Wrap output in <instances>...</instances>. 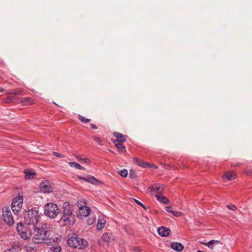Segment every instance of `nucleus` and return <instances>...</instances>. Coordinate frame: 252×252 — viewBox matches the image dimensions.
I'll list each match as a JSON object with an SVG mask.
<instances>
[{"mask_svg":"<svg viewBox=\"0 0 252 252\" xmlns=\"http://www.w3.org/2000/svg\"><path fill=\"white\" fill-rule=\"evenodd\" d=\"M122 142H114L115 145L119 151L121 152H124L126 151V147L121 144Z\"/></svg>","mask_w":252,"mask_h":252,"instance_id":"obj_24","label":"nucleus"},{"mask_svg":"<svg viewBox=\"0 0 252 252\" xmlns=\"http://www.w3.org/2000/svg\"><path fill=\"white\" fill-rule=\"evenodd\" d=\"M134 200L135 202L137 205L142 207L144 210H146L147 209L146 206L145 205H144L142 202H141L140 201H138V200H137L136 199H134Z\"/></svg>","mask_w":252,"mask_h":252,"instance_id":"obj_32","label":"nucleus"},{"mask_svg":"<svg viewBox=\"0 0 252 252\" xmlns=\"http://www.w3.org/2000/svg\"><path fill=\"white\" fill-rule=\"evenodd\" d=\"M63 212L61 220L64 223V225H70L73 222L74 218L73 209L68 202L63 203Z\"/></svg>","mask_w":252,"mask_h":252,"instance_id":"obj_3","label":"nucleus"},{"mask_svg":"<svg viewBox=\"0 0 252 252\" xmlns=\"http://www.w3.org/2000/svg\"><path fill=\"white\" fill-rule=\"evenodd\" d=\"M236 178V174L234 172H227L223 176V180L224 181L226 182L229 180H232Z\"/></svg>","mask_w":252,"mask_h":252,"instance_id":"obj_18","label":"nucleus"},{"mask_svg":"<svg viewBox=\"0 0 252 252\" xmlns=\"http://www.w3.org/2000/svg\"><path fill=\"white\" fill-rule=\"evenodd\" d=\"M78 117H79V120H80L81 122H82V123H84V124L88 123L90 122V121H91V120H90V119H87V118H85V117H84V116H82L80 115H79Z\"/></svg>","mask_w":252,"mask_h":252,"instance_id":"obj_30","label":"nucleus"},{"mask_svg":"<svg viewBox=\"0 0 252 252\" xmlns=\"http://www.w3.org/2000/svg\"><path fill=\"white\" fill-rule=\"evenodd\" d=\"M227 207L229 210H232V211H235V209H236V206L235 205H227Z\"/></svg>","mask_w":252,"mask_h":252,"instance_id":"obj_35","label":"nucleus"},{"mask_svg":"<svg viewBox=\"0 0 252 252\" xmlns=\"http://www.w3.org/2000/svg\"><path fill=\"white\" fill-rule=\"evenodd\" d=\"M62 250V248L60 245H55L52 246L48 252H60Z\"/></svg>","mask_w":252,"mask_h":252,"instance_id":"obj_25","label":"nucleus"},{"mask_svg":"<svg viewBox=\"0 0 252 252\" xmlns=\"http://www.w3.org/2000/svg\"><path fill=\"white\" fill-rule=\"evenodd\" d=\"M76 158H77V159L78 160H82V159L83 158H81V157H80V156H78L77 157H76Z\"/></svg>","mask_w":252,"mask_h":252,"instance_id":"obj_39","label":"nucleus"},{"mask_svg":"<svg viewBox=\"0 0 252 252\" xmlns=\"http://www.w3.org/2000/svg\"><path fill=\"white\" fill-rule=\"evenodd\" d=\"M134 161L138 164L140 166L142 167H146L148 166H149V164L147 162H143L141 159L138 158H134Z\"/></svg>","mask_w":252,"mask_h":252,"instance_id":"obj_23","label":"nucleus"},{"mask_svg":"<svg viewBox=\"0 0 252 252\" xmlns=\"http://www.w3.org/2000/svg\"><path fill=\"white\" fill-rule=\"evenodd\" d=\"M68 164L71 167H74L76 169H79V170H82L83 169V167L81 166L78 163L76 162H69Z\"/></svg>","mask_w":252,"mask_h":252,"instance_id":"obj_26","label":"nucleus"},{"mask_svg":"<svg viewBox=\"0 0 252 252\" xmlns=\"http://www.w3.org/2000/svg\"><path fill=\"white\" fill-rule=\"evenodd\" d=\"M82 161L85 162V163H86L87 164H90V161L89 160V159L87 158H83L82 159Z\"/></svg>","mask_w":252,"mask_h":252,"instance_id":"obj_37","label":"nucleus"},{"mask_svg":"<svg viewBox=\"0 0 252 252\" xmlns=\"http://www.w3.org/2000/svg\"><path fill=\"white\" fill-rule=\"evenodd\" d=\"M23 201V198L22 196H18L13 198L11 206L16 207H22V203Z\"/></svg>","mask_w":252,"mask_h":252,"instance_id":"obj_14","label":"nucleus"},{"mask_svg":"<svg viewBox=\"0 0 252 252\" xmlns=\"http://www.w3.org/2000/svg\"><path fill=\"white\" fill-rule=\"evenodd\" d=\"M219 243V241L218 240H212L210 241L209 242L206 243L204 244L205 245L207 246L209 248L213 249V247L212 246V245L218 244Z\"/></svg>","mask_w":252,"mask_h":252,"instance_id":"obj_28","label":"nucleus"},{"mask_svg":"<svg viewBox=\"0 0 252 252\" xmlns=\"http://www.w3.org/2000/svg\"><path fill=\"white\" fill-rule=\"evenodd\" d=\"M17 230L19 236L25 240L28 239L31 237L30 231L24 227L22 223L19 222L17 224Z\"/></svg>","mask_w":252,"mask_h":252,"instance_id":"obj_10","label":"nucleus"},{"mask_svg":"<svg viewBox=\"0 0 252 252\" xmlns=\"http://www.w3.org/2000/svg\"><path fill=\"white\" fill-rule=\"evenodd\" d=\"M106 222V221L104 219L102 218H100V217H99L96 224V229L98 230H100L102 229L104 227Z\"/></svg>","mask_w":252,"mask_h":252,"instance_id":"obj_19","label":"nucleus"},{"mask_svg":"<svg viewBox=\"0 0 252 252\" xmlns=\"http://www.w3.org/2000/svg\"><path fill=\"white\" fill-rule=\"evenodd\" d=\"M59 213L60 211L57 204L48 203L44 205V214L48 217L54 219L59 215Z\"/></svg>","mask_w":252,"mask_h":252,"instance_id":"obj_5","label":"nucleus"},{"mask_svg":"<svg viewBox=\"0 0 252 252\" xmlns=\"http://www.w3.org/2000/svg\"><path fill=\"white\" fill-rule=\"evenodd\" d=\"M39 188L44 193H50L53 191V187L48 181H43L39 185Z\"/></svg>","mask_w":252,"mask_h":252,"instance_id":"obj_11","label":"nucleus"},{"mask_svg":"<svg viewBox=\"0 0 252 252\" xmlns=\"http://www.w3.org/2000/svg\"><path fill=\"white\" fill-rule=\"evenodd\" d=\"M114 135L116 138L115 142H124L126 141V136L121 133L115 132L114 133Z\"/></svg>","mask_w":252,"mask_h":252,"instance_id":"obj_15","label":"nucleus"},{"mask_svg":"<svg viewBox=\"0 0 252 252\" xmlns=\"http://www.w3.org/2000/svg\"><path fill=\"white\" fill-rule=\"evenodd\" d=\"M25 178L26 180H29L33 178L34 176L35 175L34 171L33 170H26L25 171Z\"/></svg>","mask_w":252,"mask_h":252,"instance_id":"obj_22","label":"nucleus"},{"mask_svg":"<svg viewBox=\"0 0 252 252\" xmlns=\"http://www.w3.org/2000/svg\"><path fill=\"white\" fill-rule=\"evenodd\" d=\"M171 247L172 249L177 252H181L184 249V246L182 245V244L178 242L171 243Z\"/></svg>","mask_w":252,"mask_h":252,"instance_id":"obj_17","label":"nucleus"},{"mask_svg":"<svg viewBox=\"0 0 252 252\" xmlns=\"http://www.w3.org/2000/svg\"><path fill=\"white\" fill-rule=\"evenodd\" d=\"M78 178L80 180L84 181L88 183H90L94 185H98L101 183V182L100 181L97 180L94 176L91 175H89L86 177H79Z\"/></svg>","mask_w":252,"mask_h":252,"instance_id":"obj_12","label":"nucleus"},{"mask_svg":"<svg viewBox=\"0 0 252 252\" xmlns=\"http://www.w3.org/2000/svg\"><path fill=\"white\" fill-rule=\"evenodd\" d=\"M132 251L133 252H141V249L139 247H134L132 248Z\"/></svg>","mask_w":252,"mask_h":252,"instance_id":"obj_34","label":"nucleus"},{"mask_svg":"<svg viewBox=\"0 0 252 252\" xmlns=\"http://www.w3.org/2000/svg\"><path fill=\"white\" fill-rule=\"evenodd\" d=\"M81 203V202H78L77 203L79 208L77 213V217L81 219L88 217L91 212L90 208L85 205H82Z\"/></svg>","mask_w":252,"mask_h":252,"instance_id":"obj_9","label":"nucleus"},{"mask_svg":"<svg viewBox=\"0 0 252 252\" xmlns=\"http://www.w3.org/2000/svg\"><path fill=\"white\" fill-rule=\"evenodd\" d=\"M11 207L13 213L15 215H18L21 211V207L20 206L14 207L11 206Z\"/></svg>","mask_w":252,"mask_h":252,"instance_id":"obj_29","label":"nucleus"},{"mask_svg":"<svg viewBox=\"0 0 252 252\" xmlns=\"http://www.w3.org/2000/svg\"><path fill=\"white\" fill-rule=\"evenodd\" d=\"M123 228L126 233L128 234L132 233V228L130 225H124Z\"/></svg>","mask_w":252,"mask_h":252,"instance_id":"obj_27","label":"nucleus"},{"mask_svg":"<svg viewBox=\"0 0 252 252\" xmlns=\"http://www.w3.org/2000/svg\"><path fill=\"white\" fill-rule=\"evenodd\" d=\"M114 237L111 233H104L101 236L102 240L106 243H109L113 240Z\"/></svg>","mask_w":252,"mask_h":252,"instance_id":"obj_16","label":"nucleus"},{"mask_svg":"<svg viewBox=\"0 0 252 252\" xmlns=\"http://www.w3.org/2000/svg\"><path fill=\"white\" fill-rule=\"evenodd\" d=\"M119 174L123 177H126L127 175V171L126 169H123L121 170Z\"/></svg>","mask_w":252,"mask_h":252,"instance_id":"obj_33","label":"nucleus"},{"mask_svg":"<svg viewBox=\"0 0 252 252\" xmlns=\"http://www.w3.org/2000/svg\"><path fill=\"white\" fill-rule=\"evenodd\" d=\"M67 244L70 247L78 249H84L88 245L87 241L78 236L69 238L67 241Z\"/></svg>","mask_w":252,"mask_h":252,"instance_id":"obj_4","label":"nucleus"},{"mask_svg":"<svg viewBox=\"0 0 252 252\" xmlns=\"http://www.w3.org/2000/svg\"><path fill=\"white\" fill-rule=\"evenodd\" d=\"M53 155L58 158L63 157V156L61 154L55 152L53 153Z\"/></svg>","mask_w":252,"mask_h":252,"instance_id":"obj_36","label":"nucleus"},{"mask_svg":"<svg viewBox=\"0 0 252 252\" xmlns=\"http://www.w3.org/2000/svg\"><path fill=\"white\" fill-rule=\"evenodd\" d=\"M93 140L97 142L99 145L102 146L103 145V141L98 137L96 136H94L93 137Z\"/></svg>","mask_w":252,"mask_h":252,"instance_id":"obj_31","label":"nucleus"},{"mask_svg":"<svg viewBox=\"0 0 252 252\" xmlns=\"http://www.w3.org/2000/svg\"><path fill=\"white\" fill-rule=\"evenodd\" d=\"M155 197L161 203L167 204L169 202V199L165 196H163L162 194H156Z\"/></svg>","mask_w":252,"mask_h":252,"instance_id":"obj_21","label":"nucleus"},{"mask_svg":"<svg viewBox=\"0 0 252 252\" xmlns=\"http://www.w3.org/2000/svg\"><path fill=\"white\" fill-rule=\"evenodd\" d=\"M164 188L163 185L159 183H156L150 186L147 189V192L152 194H162L164 192Z\"/></svg>","mask_w":252,"mask_h":252,"instance_id":"obj_8","label":"nucleus"},{"mask_svg":"<svg viewBox=\"0 0 252 252\" xmlns=\"http://www.w3.org/2000/svg\"><path fill=\"white\" fill-rule=\"evenodd\" d=\"M12 95L8 96L5 98L1 99V101L5 103L19 102H21L23 105H28L32 103V100L30 97L18 98L16 96L22 94L21 91H13Z\"/></svg>","mask_w":252,"mask_h":252,"instance_id":"obj_2","label":"nucleus"},{"mask_svg":"<svg viewBox=\"0 0 252 252\" xmlns=\"http://www.w3.org/2000/svg\"><path fill=\"white\" fill-rule=\"evenodd\" d=\"M39 217L37 211L32 209L27 212L25 216V220L28 225L35 224L38 222Z\"/></svg>","mask_w":252,"mask_h":252,"instance_id":"obj_6","label":"nucleus"},{"mask_svg":"<svg viewBox=\"0 0 252 252\" xmlns=\"http://www.w3.org/2000/svg\"><path fill=\"white\" fill-rule=\"evenodd\" d=\"M2 216L5 223L9 226H12L14 224V219L11 211L8 207L2 208Z\"/></svg>","mask_w":252,"mask_h":252,"instance_id":"obj_7","label":"nucleus"},{"mask_svg":"<svg viewBox=\"0 0 252 252\" xmlns=\"http://www.w3.org/2000/svg\"><path fill=\"white\" fill-rule=\"evenodd\" d=\"M158 234L161 237H167L170 233V230L165 227L160 226L158 230Z\"/></svg>","mask_w":252,"mask_h":252,"instance_id":"obj_13","label":"nucleus"},{"mask_svg":"<svg viewBox=\"0 0 252 252\" xmlns=\"http://www.w3.org/2000/svg\"><path fill=\"white\" fill-rule=\"evenodd\" d=\"M49 225L47 223H42L38 226H33L34 235L32 238V242L34 244L42 243H51V239L49 237Z\"/></svg>","mask_w":252,"mask_h":252,"instance_id":"obj_1","label":"nucleus"},{"mask_svg":"<svg viewBox=\"0 0 252 252\" xmlns=\"http://www.w3.org/2000/svg\"><path fill=\"white\" fill-rule=\"evenodd\" d=\"M165 210L168 212V213H171L172 214H173L174 216L175 217H181L183 215V214L182 212H179V211H175V210H173L172 209V207H167L165 209Z\"/></svg>","mask_w":252,"mask_h":252,"instance_id":"obj_20","label":"nucleus"},{"mask_svg":"<svg viewBox=\"0 0 252 252\" xmlns=\"http://www.w3.org/2000/svg\"><path fill=\"white\" fill-rule=\"evenodd\" d=\"M196 252H203V251H200V250H198Z\"/></svg>","mask_w":252,"mask_h":252,"instance_id":"obj_40","label":"nucleus"},{"mask_svg":"<svg viewBox=\"0 0 252 252\" xmlns=\"http://www.w3.org/2000/svg\"><path fill=\"white\" fill-rule=\"evenodd\" d=\"M91 126L92 129H96L97 128V126L94 124H92L91 125Z\"/></svg>","mask_w":252,"mask_h":252,"instance_id":"obj_38","label":"nucleus"}]
</instances>
